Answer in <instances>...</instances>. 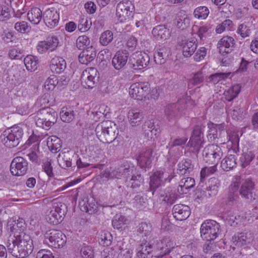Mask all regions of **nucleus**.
I'll return each instance as SVG.
<instances>
[{
    "mask_svg": "<svg viewBox=\"0 0 258 258\" xmlns=\"http://www.w3.org/2000/svg\"><path fill=\"white\" fill-rule=\"evenodd\" d=\"M7 247L8 251L17 258H24L33 251L34 246L31 237L23 231H16L8 237Z\"/></svg>",
    "mask_w": 258,
    "mask_h": 258,
    "instance_id": "f257e3e1",
    "label": "nucleus"
},
{
    "mask_svg": "<svg viewBox=\"0 0 258 258\" xmlns=\"http://www.w3.org/2000/svg\"><path fill=\"white\" fill-rule=\"evenodd\" d=\"M175 176L174 169L169 167L163 170H157L150 176V189L154 195L156 189L164 185L166 182H170Z\"/></svg>",
    "mask_w": 258,
    "mask_h": 258,
    "instance_id": "f03ea898",
    "label": "nucleus"
},
{
    "mask_svg": "<svg viewBox=\"0 0 258 258\" xmlns=\"http://www.w3.org/2000/svg\"><path fill=\"white\" fill-rule=\"evenodd\" d=\"M109 121L99 123L95 128L96 134L99 140L103 143L110 144L116 138L118 131L116 133L115 125L112 127Z\"/></svg>",
    "mask_w": 258,
    "mask_h": 258,
    "instance_id": "7ed1b4c3",
    "label": "nucleus"
},
{
    "mask_svg": "<svg viewBox=\"0 0 258 258\" xmlns=\"http://www.w3.org/2000/svg\"><path fill=\"white\" fill-rule=\"evenodd\" d=\"M23 134L22 128L15 125L6 130L1 136V139L6 146L13 148L19 145Z\"/></svg>",
    "mask_w": 258,
    "mask_h": 258,
    "instance_id": "20e7f679",
    "label": "nucleus"
},
{
    "mask_svg": "<svg viewBox=\"0 0 258 258\" xmlns=\"http://www.w3.org/2000/svg\"><path fill=\"white\" fill-rule=\"evenodd\" d=\"M220 226L216 221L211 220L204 222L200 228L202 238L207 241L215 239L220 233Z\"/></svg>",
    "mask_w": 258,
    "mask_h": 258,
    "instance_id": "39448f33",
    "label": "nucleus"
},
{
    "mask_svg": "<svg viewBox=\"0 0 258 258\" xmlns=\"http://www.w3.org/2000/svg\"><path fill=\"white\" fill-rule=\"evenodd\" d=\"M255 183L251 177L243 179L239 186V193L241 198L247 202L252 203L256 199V194L254 191Z\"/></svg>",
    "mask_w": 258,
    "mask_h": 258,
    "instance_id": "423d86ee",
    "label": "nucleus"
},
{
    "mask_svg": "<svg viewBox=\"0 0 258 258\" xmlns=\"http://www.w3.org/2000/svg\"><path fill=\"white\" fill-rule=\"evenodd\" d=\"M153 246L154 256L159 258L169 254L176 246V243L171 238L166 236L157 240L156 244H153Z\"/></svg>",
    "mask_w": 258,
    "mask_h": 258,
    "instance_id": "0eeeda50",
    "label": "nucleus"
},
{
    "mask_svg": "<svg viewBox=\"0 0 258 258\" xmlns=\"http://www.w3.org/2000/svg\"><path fill=\"white\" fill-rule=\"evenodd\" d=\"M203 160L209 164H218L223 155L221 148L215 144H209L203 151Z\"/></svg>",
    "mask_w": 258,
    "mask_h": 258,
    "instance_id": "6e6552de",
    "label": "nucleus"
},
{
    "mask_svg": "<svg viewBox=\"0 0 258 258\" xmlns=\"http://www.w3.org/2000/svg\"><path fill=\"white\" fill-rule=\"evenodd\" d=\"M48 103V101L46 97L42 96L37 100L35 105L37 107H42L37 111V114L43 116L45 117L44 119H47L50 122V124L53 125L57 121V114L50 108L45 107V104Z\"/></svg>",
    "mask_w": 258,
    "mask_h": 258,
    "instance_id": "1a4fd4ad",
    "label": "nucleus"
},
{
    "mask_svg": "<svg viewBox=\"0 0 258 258\" xmlns=\"http://www.w3.org/2000/svg\"><path fill=\"white\" fill-rule=\"evenodd\" d=\"M44 238L47 244L55 248L62 247L67 241L66 235L62 232L54 229L47 231L44 235Z\"/></svg>",
    "mask_w": 258,
    "mask_h": 258,
    "instance_id": "9d476101",
    "label": "nucleus"
},
{
    "mask_svg": "<svg viewBox=\"0 0 258 258\" xmlns=\"http://www.w3.org/2000/svg\"><path fill=\"white\" fill-rule=\"evenodd\" d=\"M150 90V84L148 82H137L131 85L129 94L135 99L142 100L149 94Z\"/></svg>",
    "mask_w": 258,
    "mask_h": 258,
    "instance_id": "9b49d317",
    "label": "nucleus"
},
{
    "mask_svg": "<svg viewBox=\"0 0 258 258\" xmlns=\"http://www.w3.org/2000/svg\"><path fill=\"white\" fill-rule=\"evenodd\" d=\"M135 7L132 2L124 1L119 2L116 7V17L120 23L128 20L134 11Z\"/></svg>",
    "mask_w": 258,
    "mask_h": 258,
    "instance_id": "f8f14e48",
    "label": "nucleus"
},
{
    "mask_svg": "<svg viewBox=\"0 0 258 258\" xmlns=\"http://www.w3.org/2000/svg\"><path fill=\"white\" fill-rule=\"evenodd\" d=\"M99 74L94 68H89L85 70L81 75L82 84L86 88H93L98 82Z\"/></svg>",
    "mask_w": 258,
    "mask_h": 258,
    "instance_id": "ddd939ff",
    "label": "nucleus"
},
{
    "mask_svg": "<svg viewBox=\"0 0 258 258\" xmlns=\"http://www.w3.org/2000/svg\"><path fill=\"white\" fill-rule=\"evenodd\" d=\"M59 40L57 37L49 36L43 41H39L36 44V49L39 54L53 51L57 47Z\"/></svg>",
    "mask_w": 258,
    "mask_h": 258,
    "instance_id": "4468645a",
    "label": "nucleus"
},
{
    "mask_svg": "<svg viewBox=\"0 0 258 258\" xmlns=\"http://www.w3.org/2000/svg\"><path fill=\"white\" fill-rule=\"evenodd\" d=\"M185 108V104L178 101L167 105L165 108V114L166 119L169 122H173L179 117Z\"/></svg>",
    "mask_w": 258,
    "mask_h": 258,
    "instance_id": "2eb2a0df",
    "label": "nucleus"
},
{
    "mask_svg": "<svg viewBox=\"0 0 258 258\" xmlns=\"http://www.w3.org/2000/svg\"><path fill=\"white\" fill-rule=\"evenodd\" d=\"M28 170V162L22 157L14 158L11 164L10 170L15 176H22L26 174Z\"/></svg>",
    "mask_w": 258,
    "mask_h": 258,
    "instance_id": "dca6fc26",
    "label": "nucleus"
},
{
    "mask_svg": "<svg viewBox=\"0 0 258 258\" xmlns=\"http://www.w3.org/2000/svg\"><path fill=\"white\" fill-rule=\"evenodd\" d=\"M254 239V235L250 232L237 233L232 237L233 243L238 247H248L252 244Z\"/></svg>",
    "mask_w": 258,
    "mask_h": 258,
    "instance_id": "f3484780",
    "label": "nucleus"
},
{
    "mask_svg": "<svg viewBox=\"0 0 258 258\" xmlns=\"http://www.w3.org/2000/svg\"><path fill=\"white\" fill-rule=\"evenodd\" d=\"M132 63L135 70H140L147 67L150 62V57L145 52L137 51L132 54Z\"/></svg>",
    "mask_w": 258,
    "mask_h": 258,
    "instance_id": "a211bd4d",
    "label": "nucleus"
},
{
    "mask_svg": "<svg viewBox=\"0 0 258 258\" xmlns=\"http://www.w3.org/2000/svg\"><path fill=\"white\" fill-rule=\"evenodd\" d=\"M142 128L145 135L153 140L157 138L161 132L159 122L151 120L146 121L142 126Z\"/></svg>",
    "mask_w": 258,
    "mask_h": 258,
    "instance_id": "6ab92c4d",
    "label": "nucleus"
},
{
    "mask_svg": "<svg viewBox=\"0 0 258 258\" xmlns=\"http://www.w3.org/2000/svg\"><path fill=\"white\" fill-rule=\"evenodd\" d=\"M236 44L234 38L230 36H225L220 39L217 43V48L219 53L225 55L230 53L234 48Z\"/></svg>",
    "mask_w": 258,
    "mask_h": 258,
    "instance_id": "aec40b11",
    "label": "nucleus"
},
{
    "mask_svg": "<svg viewBox=\"0 0 258 258\" xmlns=\"http://www.w3.org/2000/svg\"><path fill=\"white\" fill-rule=\"evenodd\" d=\"M240 181V176H236L233 180L231 184L229 187V192L227 194L226 200L225 201L226 205H233L236 204L239 197L238 195V190Z\"/></svg>",
    "mask_w": 258,
    "mask_h": 258,
    "instance_id": "412c9836",
    "label": "nucleus"
},
{
    "mask_svg": "<svg viewBox=\"0 0 258 258\" xmlns=\"http://www.w3.org/2000/svg\"><path fill=\"white\" fill-rule=\"evenodd\" d=\"M43 18L46 25L50 28H53L58 25L59 15L54 9H48L43 13Z\"/></svg>",
    "mask_w": 258,
    "mask_h": 258,
    "instance_id": "4be33fe9",
    "label": "nucleus"
},
{
    "mask_svg": "<svg viewBox=\"0 0 258 258\" xmlns=\"http://www.w3.org/2000/svg\"><path fill=\"white\" fill-rule=\"evenodd\" d=\"M129 54L125 50L117 51L112 59V64L114 68L120 70L126 64Z\"/></svg>",
    "mask_w": 258,
    "mask_h": 258,
    "instance_id": "5701e85b",
    "label": "nucleus"
},
{
    "mask_svg": "<svg viewBox=\"0 0 258 258\" xmlns=\"http://www.w3.org/2000/svg\"><path fill=\"white\" fill-rule=\"evenodd\" d=\"M255 29L252 21H244L237 26L236 33L242 38L249 37Z\"/></svg>",
    "mask_w": 258,
    "mask_h": 258,
    "instance_id": "b1692460",
    "label": "nucleus"
},
{
    "mask_svg": "<svg viewBox=\"0 0 258 258\" xmlns=\"http://www.w3.org/2000/svg\"><path fill=\"white\" fill-rule=\"evenodd\" d=\"M172 214L176 220L182 221L186 219L190 214L189 207L183 204H177L172 208Z\"/></svg>",
    "mask_w": 258,
    "mask_h": 258,
    "instance_id": "393cba45",
    "label": "nucleus"
},
{
    "mask_svg": "<svg viewBox=\"0 0 258 258\" xmlns=\"http://www.w3.org/2000/svg\"><path fill=\"white\" fill-rule=\"evenodd\" d=\"M136 256L137 258H149L150 254L154 256V247L153 244L143 243L139 244L136 248Z\"/></svg>",
    "mask_w": 258,
    "mask_h": 258,
    "instance_id": "a878e982",
    "label": "nucleus"
},
{
    "mask_svg": "<svg viewBox=\"0 0 258 258\" xmlns=\"http://www.w3.org/2000/svg\"><path fill=\"white\" fill-rule=\"evenodd\" d=\"M153 151L151 149H148L142 152L139 156L137 161L139 166L142 168H150L152 161Z\"/></svg>",
    "mask_w": 258,
    "mask_h": 258,
    "instance_id": "bb28decb",
    "label": "nucleus"
},
{
    "mask_svg": "<svg viewBox=\"0 0 258 258\" xmlns=\"http://www.w3.org/2000/svg\"><path fill=\"white\" fill-rule=\"evenodd\" d=\"M209 130L207 135L208 140L210 142H214L220 138L223 132L225 131V126L222 124H212L209 126Z\"/></svg>",
    "mask_w": 258,
    "mask_h": 258,
    "instance_id": "cd10ccee",
    "label": "nucleus"
},
{
    "mask_svg": "<svg viewBox=\"0 0 258 258\" xmlns=\"http://www.w3.org/2000/svg\"><path fill=\"white\" fill-rule=\"evenodd\" d=\"M152 34L153 37L157 40H166L170 36V31L164 25H159L153 29Z\"/></svg>",
    "mask_w": 258,
    "mask_h": 258,
    "instance_id": "c85d7f7f",
    "label": "nucleus"
},
{
    "mask_svg": "<svg viewBox=\"0 0 258 258\" xmlns=\"http://www.w3.org/2000/svg\"><path fill=\"white\" fill-rule=\"evenodd\" d=\"M127 117L131 125L136 126L141 123L144 118V114L139 109L134 108L128 111Z\"/></svg>",
    "mask_w": 258,
    "mask_h": 258,
    "instance_id": "c756f323",
    "label": "nucleus"
},
{
    "mask_svg": "<svg viewBox=\"0 0 258 258\" xmlns=\"http://www.w3.org/2000/svg\"><path fill=\"white\" fill-rule=\"evenodd\" d=\"M197 46V40L195 39L183 42L181 44L183 55L185 57L191 56L195 52Z\"/></svg>",
    "mask_w": 258,
    "mask_h": 258,
    "instance_id": "7c9ffc66",
    "label": "nucleus"
},
{
    "mask_svg": "<svg viewBox=\"0 0 258 258\" xmlns=\"http://www.w3.org/2000/svg\"><path fill=\"white\" fill-rule=\"evenodd\" d=\"M73 152L68 151L67 152L62 153L58 155V162L61 168L66 169L71 167L74 164V159Z\"/></svg>",
    "mask_w": 258,
    "mask_h": 258,
    "instance_id": "2f4dec72",
    "label": "nucleus"
},
{
    "mask_svg": "<svg viewBox=\"0 0 258 258\" xmlns=\"http://www.w3.org/2000/svg\"><path fill=\"white\" fill-rule=\"evenodd\" d=\"M195 185V179L191 177L184 178L180 180L177 188L179 194H186Z\"/></svg>",
    "mask_w": 258,
    "mask_h": 258,
    "instance_id": "473e14b6",
    "label": "nucleus"
},
{
    "mask_svg": "<svg viewBox=\"0 0 258 258\" xmlns=\"http://www.w3.org/2000/svg\"><path fill=\"white\" fill-rule=\"evenodd\" d=\"M66 68V62L63 58L55 56L51 60L50 68L52 72L60 73L65 70Z\"/></svg>",
    "mask_w": 258,
    "mask_h": 258,
    "instance_id": "72a5a7b5",
    "label": "nucleus"
},
{
    "mask_svg": "<svg viewBox=\"0 0 258 258\" xmlns=\"http://www.w3.org/2000/svg\"><path fill=\"white\" fill-rule=\"evenodd\" d=\"M177 199L178 197L175 192L170 188H166L160 194V201L167 205L173 204Z\"/></svg>",
    "mask_w": 258,
    "mask_h": 258,
    "instance_id": "f704fd0d",
    "label": "nucleus"
},
{
    "mask_svg": "<svg viewBox=\"0 0 258 258\" xmlns=\"http://www.w3.org/2000/svg\"><path fill=\"white\" fill-rule=\"evenodd\" d=\"M194 165L189 159H184L177 164V173L180 175L189 174L192 171Z\"/></svg>",
    "mask_w": 258,
    "mask_h": 258,
    "instance_id": "c9c22d12",
    "label": "nucleus"
},
{
    "mask_svg": "<svg viewBox=\"0 0 258 258\" xmlns=\"http://www.w3.org/2000/svg\"><path fill=\"white\" fill-rule=\"evenodd\" d=\"M47 145L51 152L56 153L60 150L62 142L56 136H51L47 139Z\"/></svg>",
    "mask_w": 258,
    "mask_h": 258,
    "instance_id": "e433bc0d",
    "label": "nucleus"
},
{
    "mask_svg": "<svg viewBox=\"0 0 258 258\" xmlns=\"http://www.w3.org/2000/svg\"><path fill=\"white\" fill-rule=\"evenodd\" d=\"M27 18L30 22L32 24L37 25L42 19V12L38 8H32L28 12Z\"/></svg>",
    "mask_w": 258,
    "mask_h": 258,
    "instance_id": "4c0bfd02",
    "label": "nucleus"
},
{
    "mask_svg": "<svg viewBox=\"0 0 258 258\" xmlns=\"http://www.w3.org/2000/svg\"><path fill=\"white\" fill-rule=\"evenodd\" d=\"M236 162L235 156L233 155H228L221 161V167L222 169L226 171H229L236 166Z\"/></svg>",
    "mask_w": 258,
    "mask_h": 258,
    "instance_id": "58836bf2",
    "label": "nucleus"
},
{
    "mask_svg": "<svg viewBox=\"0 0 258 258\" xmlns=\"http://www.w3.org/2000/svg\"><path fill=\"white\" fill-rule=\"evenodd\" d=\"M79 206L82 211L88 213L90 214H95L98 211L97 204L93 201L87 202L83 201L80 202Z\"/></svg>",
    "mask_w": 258,
    "mask_h": 258,
    "instance_id": "ea45409f",
    "label": "nucleus"
},
{
    "mask_svg": "<svg viewBox=\"0 0 258 258\" xmlns=\"http://www.w3.org/2000/svg\"><path fill=\"white\" fill-rule=\"evenodd\" d=\"M241 90V85L236 84L231 86L224 92L225 98L228 101H231L236 98Z\"/></svg>",
    "mask_w": 258,
    "mask_h": 258,
    "instance_id": "a19ab883",
    "label": "nucleus"
},
{
    "mask_svg": "<svg viewBox=\"0 0 258 258\" xmlns=\"http://www.w3.org/2000/svg\"><path fill=\"white\" fill-rule=\"evenodd\" d=\"M96 55L94 50L86 49L84 50L79 56V61L84 64H88L92 61Z\"/></svg>",
    "mask_w": 258,
    "mask_h": 258,
    "instance_id": "79ce46f5",
    "label": "nucleus"
},
{
    "mask_svg": "<svg viewBox=\"0 0 258 258\" xmlns=\"http://www.w3.org/2000/svg\"><path fill=\"white\" fill-rule=\"evenodd\" d=\"M24 63L28 71L34 72L37 68L38 60L35 56L28 55L24 58Z\"/></svg>",
    "mask_w": 258,
    "mask_h": 258,
    "instance_id": "37998d69",
    "label": "nucleus"
},
{
    "mask_svg": "<svg viewBox=\"0 0 258 258\" xmlns=\"http://www.w3.org/2000/svg\"><path fill=\"white\" fill-rule=\"evenodd\" d=\"M169 52L168 47L164 46H161L154 54V60L157 64L163 63L165 61L164 57L168 55Z\"/></svg>",
    "mask_w": 258,
    "mask_h": 258,
    "instance_id": "c03bdc74",
    "label": "nucleus"
},
{
    "mask_svg": "<svg viewBox=\"0 0 258 258\" xmlns=\"http://www.w3.org/2000/svg\"><path fill=\"white\" fill-rule=\"evenodd\" d=\"M255 157L254 154L250 151L243 153L239 158L240 165L242 168H245L250 164Z\"/></svg>",
    "mask_w": 258,
    "mask_h": 258,
    "instance_id": "a18cd8bd",
    "label": "nucleus"
},
{
    "mask_svg": "<svg viewBox=\"0 0 258 258\" xmlns=\"http://www.w3.org/2000/svg\"><path fill=\"white\" fill-rule=\"evenodd\" d=\"M61 120L66 122H70L74 118V112L71 107H63L60 112Z\"/></svg>",
    "mask_w": 258,
    "mask_h": 258,
    "instance_id": "49530a36",
    "label": "nucleus"
},
{
    "mask_svg": "<svg viewBox=\"0 0 258 258\" xmlns=\"http://www.w3.org/2000/svg\"><path fill=\"white\" fill-rule=\"evenodd\" d=\"M204 76L201 71H199L192 75L191 78L188 81V86L192 88L195 86L200 85L203 83Z\"/></svg>",
    "mask_w": 258,
    "mask_h": 258,
    "instance_id": "de8ad7c7",
    "label": "nucleus"
},
{
    "mask_svg": "<svg viewBox=\"0 0 258 258\" xmlns=\"http://www.w3.org/2000/svg\"><path fill=\"white\" fill-rule=\"evenodd\" d=\"M113 39V34L111 31L106 30L101 33L99 38V42L102 46H107L110 43Z\"/></svg>",
    "mask_w": 258,
    "mask_h": 258,
    "instance_id": "09e8293b",
    "label": "nucleus"
},
{
    "mask_svg": "<svg viewBox=\"0 0 258 258\" xmlns=\"http://www.w3.org/2000/svg\"><path fill=\"white\" fill-rule=\"evenodd\" d=\"M209 9L205 6H200L197 8L194 12L195 17L199 19H205L209 14Z\"/></svg>",
    "mask_w": 258,
    "mask_h": 258,
    "instance_id": "8fccbe9b",
    "label": "nucleus"
},
{
    "mask_svg": "<svg viewBox=\"0 0 258 258\" xmlns=\"http://www.w3.org/2000/svg\"><path fill=\"white\" fill-rule=\"evenodd\" d=\"M14 28L17 32L23 34L28 33L31 30V27L24 21L15 23Z\"/></svg>",
    "mask_w": 258,
    "mask_h": 258,
    "instance_id": "3c124183",
    "label": "nucleus"
},
{
    "mask_svg": "<svg viewBox=\"0 0 258 258\" xmlns=\"http://www.w3.org/2000/svg\"><path fill=\"white\" fill-rule=\"evenodd\" d=\"M8 55L11 59L20 60L24 56V51L19 48H12L9 50Z\"/></svg>",
    "mask_w": 258,
    "mask_h": 258,
    "instance_id": "603ef678",
    "label": "nucleus"
},
{
    "mask_svg": "<svg viewBox=\"0 0 258 258\" xmlns=\"http://www.w3.org/2000/svg\"><path fill=\"white\" fill-rule=\"evenodd\" d=\"M227 135L229 138L228 143H231L232 148L235 150L239 145V137L238 132L231 131L230 132H227Z\"/></svg>",
    "mask_w": 258,
    "mask_h": 258,
    "instance_id": "864d4df0",
    "label": "nucleus"
},
{
    "mask_svg": "<svg viewBox=\"0 0 258 258\" xmlns=\"http://www.w3.org/2000/svg\"><path fill=\"white\" fill-rule=\"evenodd\" d=\"M220 185L219 181L216 178H212L209 181V185L207 189L211 192L209 194L210 196L215 195L217 194L218 188Z\"/></svg>",
    "mask_w": 258,
    "mask_h": 258,
    "instance_id": "5fc2aeb1",
    "label": "nucleus"
},
{
    "mask_svg": "<svg viewBox=\"0 0 258 258\" xmlns=\"http://www.w3.org/2000/svg\"><path fill=\"white\" fill-rule=\"evenodd\" d=\"M127 220L125 217L121 215H116L112 221V225L114 228L121 229L126 224Z\"/></svg>",
    "mask_w": 258,
    "mask_h": 258,
    "instance_id": "6e6d98bb",
    "label": "nucleus"
},
{
    "mask_svg": "<svg viewBox=\"0 0 258 258\" xmlns=\"http://www.w3.org/2000/svg\"><path fill=\"white\" fill-rule=\"evenodd\" d=\"M45 117L42 115L37 114L36 118V124L37 126L41 127L45 130H48L53 126L50 124V122L47 119H44Z\"/></svg>",
    "mask_w": 258,
    "mask_h": 258,
    "instance_id": "4d7b16f0",
    "label": "nucleus"
},
{
    "mask_svg": "<svg viewBox=\"0 0 258 258\" xmlns=\"http://www.w3.org/2000/svg\"><path fill=\"white\" fill-rule=\"evenodd\" d=\"M190 20L186 15L178 16L176 20V25L178 28L182 29H185L189 26Z\"/></svg>",
    "mask_w": 258,
    "mask_h": 258,
    "instance_id": "13d9d810",
    "label": "nucleus"
},
{
    "mask_svg": "<svg viewBox=\"0 0 258 258\" xmlns=\"http://www.w3.org/2000/svg\"><path fill=\"white\" fill-rule=\"evenodd\" d=\"M112 237L108 231L102 232L99 238V243L104 246H108L111 244Z\"/></svg>",
    "mask_w": 258,
    "mask_h": 258,
    "instance_id": "bf43d9fd",
    "label": "nucleus"
},
{
    "mask_svg": "<svg viewBox=\"0 0 258 258\" xmlns=\"http://www.w3.org/2000/svg\"><path fill=\"white\" fill-rule=\"evenodd\" d=\"M152 231V225L150 223L142 222L139 225L138 232L142 234V236H147Z\"/></svg>",
    "mask_w": 258,
    "mask_h": 258,
    "instance_id": "052dcab7",
    "label": "nucleus"
},
{
    "mask_svg": "<svg viewBox=\"0 0 258 258\" xmlns=\"http://www.w3.org/2000/svg\"><path fill=\"white\" fill-rule=\"evenodd\" d=\"M89 43V38L86 35L80 36L76 40V46L79 50H83Z\"/></svg>",
    "mask_w": 258,
    "mask_h": 258,
    "instance_id": "680f3d73",
    "label": "nucleus"
},
{
    "mask_svg": "<svg viewBox=\"0 0 258 258\" xmlns=\"http://www.w3.org/2000/svg\"><path fill=\"white\" fill-rule=\"evenodd\" d=\"M47 219L48 222L50 224L56 225L61 221L62 218L56 213L54 210H51L47 215Z\"/></svg>",
    "mask_w": 258,
    "mask_h": 258,
    "instance_id": "e2e57ef3",
    "label": "nucleus"
},
{
    "mask_svg": "<svg viewBox=\"0 0 258 258\" xmlns=\"http://www.w3.org/2000/svg\"><path fill=\"white\" fill-rule=\"evenodd\" d=\"M56 76L55 75H51L45 81L44 87L47 90H52L57 87Z\"/></svg>",
    "mask_w": 258,
    "mask_h": 258,
    "instance_id": "0e129e2a",
    "label": "nucleus"
},
{
    "mask_svg": "<svg viewBox=\"0 0 258 258\" xmlns=\"http://www.w3.org/2000/svg\"><path fill=\"white\" fill-rule=\"evenodd\" d=\"M92 22L90 19L83 18L79 21L78 29L80 31L84 32L88 31L90 28Z\"/></svg>",
    "mask_w": 258,
    "mask_h": 258,
    "instance_id": "69168bd1",
    "label": "nucleus"
},
{
    "mask_svg": "<svg viewBox=\"0 0 258 258\" xmlns=\"http://www.w3.org/2000/svg\"><path fill=\"white\" fill-rule=\"evenodd\" d=\"M230 114L233 119L239 120L243 118L245 113L244 112V109L242 108H239V107L236 106L233 108Z\"/></svg>",
    "mask_w": 258,
    "mask_h": 258,
    "instance_id": "338daca9",
    "label": "nucleus"
},
{
    "mask_svg": "<svg viewBox=\"0 0 258 258\" xmlns=\"http://www.w3.org/2000/svg\"><path fill=\"white\" fill-rule=\"evenodd\" d=\"M82 258H94V251L90 246H84L80 250Z\"/></svg>",
    "mask_w": 258,
    "mask_h": 258,
    "instance_id": "774afa93",
    "label": "nucleus"
}]
</instances>
